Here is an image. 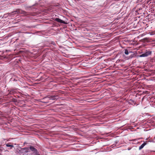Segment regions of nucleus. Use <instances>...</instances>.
<instances>
[{"instance_id": "obj_2", "label": "nucleus", "mask_w": 155, "mask_h": 155, "mask_svg": "<svg viewBox=\"0 0 155 155\" xmlns=\"http://www.w3.org/2000/svg\"><path fill=\"white\" fill-rule=\"evenodd\" d=\"M152 52L150 51H147L145 53L141 54L140 55V57H147L149 55H151Z\"/></svg>"}, {"instance_id": "obj_5", "label": "nucleus", "mask_w": 155, "mask_h": 155, "mask_svg": "<svg viewBox=\"0 0 155 155\" xmlns=\"http://www.w3.org/2000/svg\"><path fill=\"white\" fill-rule=\"evenodd\" d=\"M147 144V143L144 142L142 144L140 147H139V150H140L142 149L143 147Z\"/></svg>"}, {"instance_id": "obj_3", "label": "nucleus", "mask_w": 155, "mask_h": 155, "mask_svg": "<svg viewBox=\"0 0 155 155\" xmlns=\"http://www.w3.org/2000/svg\"><path fill=\"white\" fill-rule=\"evenodd\" d=\"M55 20L58 22L63 23L64 24H66V23L64 21L59 18H56L55 19Z\"/></svg>"}, {"instance_id": "obj_4", "label": "nucleus", "mask_w": 155, "mask_h": 155, "mask_svg": "<svg viewBox=\"0 0 155 155\" xmlns=\"http://www.w3.org/2000/svg\"><path fill=\"white\" fill-rule=\"evenodd\" d=\"M30 149L32 151L34 152L37 153V150L32 146H30Z\"/></svg>"}, {"instance_id": "obj_7", "label": "nucleus", "mask_w": 155, "mask_h": 155, "mask_svg": "<svg viewBox=\"0 0 155 155\" xmlns=\"http://www.w3.org/2000/svg\"><path fill=\"white\" fill-rule=\"evenodd\" d=\"M124 53L126 55H128L129 54L128 51L127 49H125Z\"/></svg>"}, {"instance_id": "obj_6", "label": "nucleus", "mask_w": 155, "mask_h": 155, "mask_svg": "<svg viewBox=\"0 0 155 155\" xmlns=\"http://www.w3.org/2000/svg\"><path fill=\"white\" fill-rule=\"evenodd\" d=\"M6 146L7 147H11L10 148L12 149V147H14V146L12 145L11 144V143H8L6 144Z\"/></svg>"}, {"instance_id": "obj_10", "label": "nucleus", "mask_w": 155, "mask_h": 155, "mask_svg": "<svg viewBox=\"0 0 155 155\" xmlns=\"http://www.w3.org/2000/svg\"><path fill=\"white\" fill-rule=\"evenodd\" d=\"M26 13L25 12H24V13Z\"/></svg>"}, {"instance_id": "obj_9", "label": "nucleus", "mask_w": 155, "mask_h": 155, "mask_svg": "<svg viewBox=\"0 0 155 155\" xmlns=\"http://www.w3.org/2000/svg\"><path fill=\"white\" fill-rule=\"evenodd\" d=\"M128 150H130V149H129V148H128Z\"/></svg>"}, {"instance_id": "obj_8", "label": "nucleus", "mask_w": 155, "mask_h": 155, "mask_svg": "<svg viewBox=\"0 0 155 155\" xmlns=\"http://www.w3.org/2000/svg\"><path fill=\"white\" fill-rule=\"evenodd\" d=\"M54 42H52V44H54V45H55L54 44Z\"/></svg>"}, {"instance_id": "obj_1", "label": "nucleus", "mask_w": 155, "mask_h": 155, "mask_svg": "<svg viewBox=\"0 0 155 155\" xmlns=\"http://www.w3.org/2000/svg\"><path fill=\"white\" fill-rule=\"evenodd\" d=\"M57 97H58L57 96H55V95H53V96H48L46 97H45L44 99H46V98H48L49 99V100H57L58 99L56 98Z\"/></svg>"}]
</instances>
